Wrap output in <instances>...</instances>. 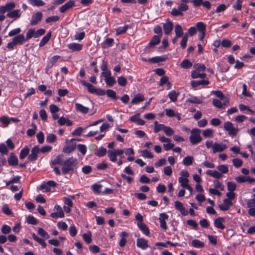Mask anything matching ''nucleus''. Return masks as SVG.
<instances>
[{"label": "nucleus", "mask_w": 255, "mask_h": 255, "mask_svg": "<svg viewBox=\"0 0 255 255\" xmlns=\"http://www.w3.org/2000/svg\"><path fill=\"white\" fill-rule=\"evenodd\" d=\"M77 159L70 157L68 159L65 160L63 167L62 169V172L64 174L69 173L71 171H74V166L77 164Z\"/></svg>", "instance_id": "f257e3e1"}, {"label": "nucleus", "mask_w": 255, "mask_h": 255, "mask_svg": "<svg viewBox=\"0 0 255 255\" xmlns=\"http://www.w3.org/2000/svg\"><path fill=\"white\" fill-rule=\"evenodd\" d=\"M201 130L198 128H193L191 131V135L189 140L192 144H197L201 141L202 137L200 136Z\"/></svg>", "instance_id": "f03ea898"}, {"label": "nucleus", "mask_w": 255, "mask_h": 255, "mask_svg": "<svg viewBox=\"0 0 255 255\" xmlns=\"http://www.w3.org/2000/svg\"><path fill=\"white\" fill-rule=\"evenodd\" d=\"M224 129L228 132L229 135L235 136L239 131L237 127H235L234 124L231 122H226L224 124Z\"/></svg>", "instance_id": "7ed1b4c3"}, {"label": "nucleus", "mask_w": 255, "mask_h": 255, "mask_svg": "<svg viewBox=\"0 0 255 255\" xmlns=\"http://www.w3.org/2000/svg\"><path fill=\"white\" fill-rule=\"evenodd\" d=\"M180 176L178 179L180 185L184 188L189 184V173L187 170H183L180 172Z\"/></svg>", "instance_id": "20e7f679"}, {"label": "nucleus", "mask_w": 255, "mask_h": 255, "mask_svg": "<svg viewBox=\"0 0 255 255\" xmlns=\"http://www.w3.org/2000/svg\"><path fill=\"white\" fill-rule=\"evenodd\" d=\"M43 14L41 12L37 11L34 13L31 16L30 24L31 26L37 24L42 19Z\"/></svg>", "instance_id": "39448f33"}, {"label": "nucleus", "mask_w": 255, "mask_h": 255, "mask_svg": "<svg viewBox=\"0 0 255 255\" xmlns=\"http://www.w3.org/2000/svg\"><path fill=\"white\" fill-rule=\"evenodd\" d=\"M54 210L56 211V212L52 213L50 214V216L53 218H63L64 214L63 210L60 206L56 205L54 207Z\"/></svg>", "instance_id": "423d86ee"}, {"label": "nucleus", "mask_w": 255, "mask_h": 255, "mask_svg": "<svg viewBox=\"0 0 255 255\" xmlns=\"http://www.w3.org/2000/svg\"><path fill=\"white\" fill-rule=\"evenodd\" d=\"M39 152L38 146H34L31 150V153L28 155L27 159L29 161H34L37 159V154Z\"/></svg>", "instance_id": "0eeeda50"}, {"label": "nucleus", "mask_w": 255, "mask_h": 255, "mask_svg": "<svg viewBox=\"0 0 255 255\" xmlns=\"http://www.w3.org/2000/svg\"><path fill=\"white\" fill-rule=\"evenodd\" d=\"M227 147V146L225 144L222 143H219L215 142L212 146V149L213 153H216L218 152H222L225 150Z\"/></svg>", "instance_id": "6e6552de"}, {"label": "nucleus", "mask_w": 255, "mask_h": 255, "mask_svg": "<svg viewBox=\"0 0 255 255\" xmlns=\"http://www.w3.org/2000/svg\"><path fill=\"white\" fill-rule=\"evenodd\" d=\"M21 13L22 12L20 9H13L8 12L6 14V16L10 18L17 19L21 17Z\"/></svg>", "instance_id": "1a4fd4ad"}, {"label": "nucleus", "mask_w": 255, "mask_h": 255, "mask_svg": "<svg viewBox=\"0 0 255 255\" xmlns=\"http://www.w3.org/2000/svg\"><path fill=\"white\" fill-rule=\"evenodd\" d=\"M225 221V219L224 217H220L214 220V225L216 228L224 230L225 226L223 224V222Z\"/></svg>", "instance_id": "9d476101"}, {"label": "nucleus", "mask_w": 255, "mask_h": 255, "mask_svg": "<svg viewBox=\"0 0 255 255\" xmlns=\"http://www.w3.org/2000/svg\"><path fill=\"white\" fill-rule=\"evenodd\" d=\"M60 58V56L55 55L50 58L49 61L48 62L46 67L45 68L46 73H48L49 69H50L53 66V65L57 62V61Z\"/></svg>", "instance_id": "9b49d317"}, {"label": "nucleus", "mask_w": 255, "mask_h": 255, "mask_svg": "<svg viewBox=\"0 0 255 255\" xmlns=\"http://www.w3.org/2000/svg\"><path fill=\"white\" fill-rule=\"evenodd\" d=\"M163 27L165 34H169L172 31L173 28V23L168 19H167L166 20V22L163 23Z\"/></svg>", "instance_id": "f8f14e48"}, {"label": "nucleus", "mask_w": 255, "mask_h": 255, "mask_svg": "<svg viewBox=\"0 0 255 255\" xmlns=\"http://www.w3.org/2000/svg\"><path fill=\"white\" fill-rule=\"evenodd\" d=\"M67 47L71 51H80L83 47V45L82 44L72 42L67 45Z\"/></svg>", "instance_id": "ddd939ff"}, {"label": "nucleus", "mask_w": 255, "mask_h": 255, "mask_svg": "<svg viewBox=\"0 0 255 255\" xmlns=\"http://www.w3.org/2000/svg\"><path fill=\"white\" fill-rule=\"evenodd\" d=\"M232 205L233 203L232 201L230 199H225L223 200V204L219 205V207L222 211H227Z\"/></svg>", "instance_id": "4468645a"}, {"label": "nucleus", "mask_w": 255, "mask_h": 255, "mask_svg": "<svg viewBox=\"0 0 255 255\" xmlns=\"http://www.w3.org/2000/svg\"><path fill=\"white\" fill-rule=\"evenodd\" d=\"M175 207L183 216H186L188 213V211L184 207L183 204L179 201L175 202Z\"/></svg>", "instance_id": "2eb2a0df"}, {"label": "nucleus", "mask_w": 255, "mask_h": 255, "mask_svg": "<svg viewBox=\"0 0 255 255\" xmlns=\"http://www.w3.org/2000/svg\"><path fill=\"white\" fill-rule=\"evenodd\" d=\"M136 245L138 248L142 250H146L148 248V241L143 238L137 239Z\"/></svg>", "instance_id": "dca6fc26"}, {"label": "nucleus", "mask_w": 255, "mask_h": 255, "mask_svg": "<svg viewBox=\"0 0 255 255\" xmlns=\"http://www.w3.org/2000/svg\"><path fill=\"white\" fill-rule=\"evenodd\" d=\"M75 3L73 0H70L65 4L61 6L60 8V11L62 13L65 12L66 11L74 6Z\"/></svg>", "instance_id": "f3484780"}, {"label": "nucleus", "mask_w": 255, "mask_h": 255, "mask_svg": "<svg viewBox=\"0 0 255 255\" xmlns=\"http://www.w3.org/2000/svg\"><path fill=\"white\" fill-rule=\"evenodd\" d=\"M161 37H160L159 36H153V37L152 38V39L148 43V46L149 47V48H151L158 44L160 42Z\"/></svg>", "instance_id": "a211bd4d"}, {"label": "nucleus", "mask_w": 255, "mask_h": 255, "mask_svg": "<svg viewBox=\"0 0 255 255\" xmlns=\"http://www.w3.org/2000/svg\"><path fill=\"white\" fill-rule=\"evenodd\" d=\"M137 226L144 234L145 235L149 234V231L147 226L143 222H138Z\"/></svg>", "instance_id": "6ab92c4d"}, {"label": "nucleus", "mask_w": 255, "mask_h": 255, "mask_svg": "<svg viewBox=\"0 0 255 255\" xmlns=\"http://www.w3.org/2000/svg\"><path fill=\"white\" fill-rule=\"evenodd\" d=\"M128 236V234L125 232H122L120 233V236L121 238V240L119 242V246L121 247H124L125 246L127 243L126 237Z\"/></svg>", "instance_id": "aec40b11"}, {"label": "nucleus", "mask_w": 255, "mask_h": 255, "mask_svg": "<svg viewBox=\"0 0 255 255\" xmlns=\"http://www.w3.org/2000/svg\"><path fill=\"white\" fill-rule=\"evenodd\" d=\"M144 100V97L141 94L136 95L131 101V104L132 105L136 104L139 102H142Z\"/></svg>", "instance_id": "412c9836"}, {"label": "nucleus", "mask_w": 255, "mask_h": 255, "mask_svg": "<svg viewBox=\"0 0 255 255\" xmlns=\"http://www.w3.org/2000/svg\"><path fill=\"white\" fill-rule=\"evenodd\" d=\"M15 44H22L25 41V37L23 34H19L14 37L13 39Z\"/></svg>", "instance_id": "4be33fe9"}, {"label": "nucleus", "mask_w": 255, "mask_h": 255, "mask_svg": "<svg viewBox=\"0 0 255 255\" xmlns=\"http://www.w3.org/2000/svg\"><path fill=\"white\" fill-rule=\"evenodd\" d=\"M75 108L77 111L83 114H86L89 111V108L88 107H85L79 103L75 104Z\"/></svg>", "instance_id": "5701e85b"}, {"label": "nucleus", "mask_w": 255, "mask_h": 255, "mask_svg": "<svg viewBox=\"0 0 255 255\" xmlns=\"http://www.w3.org/2000/svg\"><path fill=\"white\" fill-rule=\"evenodd\" d=\"M175 33L176 37H181L183 35V30L179 24H176L175 26Z\"/></svg>", "instance_id": "b1692460"}, {"label": "nucleus", "mask_w": 255, "mask_h": 255, "mask_svg": "<svg viewBox=\"0 0 255 255\" xmlns=\"http://www.w3.org/2000/svg\"><path fill=\"white\" fill-rule=\"evenodd\" d=\"M51 37V32L50 31L48 32L41 40L39 45L40 47H42L45 45L50 40Z\"/></svg>", "instance_id": "393cba45"}, {"label": "nucleus", "mask_w": 255, "mask_h": 255, "mask_svg": "<svg viewBox=\"0 0 255 255\" xmlns=\"http://www.w3.org/2000/svg\"><path fill=\"white\" fill-rule=\"evenodd\" d=\"M206 174L216 179H220L222 177L221 173L216 170H208Z\"/></svg>", "instance_id": "a878e982"}, {"label": "nucleus", "mask_w": 255, "mask_h": 255, "mask_svg": "<svg viewBox=\"0 0 255 255\" xmlns=\"http://www.w3.org/2000/svg\"><path fill=\"white\" fill-rule=\"evenodd\" d=\"M191 76L194 79L198 78H204L206 77V74L204 73H200V71L195 69L192 72Z\"/></svg>", "instance_id": "bb28decb"}, {"label": "nucleus", "mask_w": 255, "mask_h": 255, "mask_svg": "<svg viewBox=\"0 0 255 255\" xmlns=\"http://www.w3.org/2000/svg\"><path fill=\"white\" fill-rule=\"evenodd\" d=\"M209 81L208 80H201L200 81H192L191 84L193 87H196L199 85H208Z\"/></svg>", "instance_id": "cd10ccee"}, {"label": "nucleus", "mask_w": 255, "mask_h": 255, "mask_svg": "<svg viewBox=\"0 0 255 255\" xmlns=\"http://www.w3.org/2000/svg\"><path fill=\"white\" fill-rule=\"evenodd\" d=\"M179 95V93H176L175 90H172L168 93V96L172 102H175Z\"/></svg>", "instance_id": "c85d7f7f"}, {"label": "nucleus", "mask_w": 255, "mask_h": 255, "mask_svg": "<svg viewBox=\"0 0 255 255\" xmlns=\"http://www.w3.org/2000/svg\"><path fill=\"white\" fill-rule=\"evenodd\" d=\"M195 27L196 28V30H198L199 32H206V25L203 22H201V21L198 22L196 24V27Z\"/></svg>", "instance_id": "c756f323"}, {"label": "nucleus", "mask_w": 255, "mask_h": 255, "mask_svg": "<svg viewBox=\"0 0 255 255\" xmlns=\"http://www.w3.org/2000/svg\"><path fill=\"white\" fill-rule=\"evenodd\" d=\"M191 244L192 246L195 248H201L205 246V244L203 242L197 239L193 240Z\"/></svg>", "instance_id": "7c9ffc66"}, {"label": "nucleus", "mask_w": 255, "mask_h": 255, "mask_svg": "<svg viewBox=\"0 0 255 255\" xmlns=\"http://www.w3.org/2000/svg\"><path fill=\"white\" fill-rule=\"evenodd\" d=\"M107 150L106 148L103 146L100 147L97 152L95 153V154L99 157H103L106 154Z\"/></svg>", "instance_id": "2f4dec72"}, {"label": "nucleus", "mask_w": 255, "mask_h": 255, "mask_svg": "<svg viewBox=\"0 0 255 255\" xmlns=\"http://www.w3.org/2000/svg\"><path fill=\"white\" fill-rule=\"evenodd\" d=\"M76 145L75 143H72L71 144L67 145L63 148V151L66 153H70L74 151L76 148Z\"/></svg>", "instance_id": "473e14b6"}, {"label": "nucleus", "mask_w": 255, "mask_h": 255, "mask_svg": "<svg viewBox=\"0 0 255 255\" xmlns=\"http://www.w3.org/2000/svg\"><path fill=\"white\" fill-rule=\"evenodd\" d=\"M193 157L191 156H187L183 160L182 163L185 166L191 165L193 162Z\"/></svg>", "instance_id": "72a5a7b5"}, {"label": "nucleus", "mask_w": 255, "mask_h": 255, "mask_svg": "<svg viewBox=\"0 0 255 255\" xmlns=\"http://www.w3.org/2000/svg\"><path fill=\"white\" fill-rule=\"evenodd\" d=\"M105 82L108 87H112L116 83V80L114 77L110 76L105 79Z\"/></svg>", "instance_id": "f704fd0d"}, {"label": "nucleus", "mask_w": 255, "mask_h": 255, "mask_svg": "<svg viewBox=\"0 0 255 255\" xmlns=\"http://www.w3.org/2000/svg\"><path fill=\"white\" fill-rule=\"evenodd\" d=\"M35 29H29L26 33L25 41H28L30 38L34 37H35Z\"/></svg>", "instance_id": "c9c22d12"}, {"label": "nucleus", "mask_w": 255, "mask_h": 255, "mask_svg": "<svg viewBox=\"0 0 255 255\" xmlns=\"http://www.w3.org/2000/svg\"><path fill=\"white\" fill-rule=\"evenodd\" d=\"M28 1L33 6H41L45 4L42 0H28Z\"/></svg>", "instance_id": "e433bc0d"}, {"label": "nucleus", "mask_w": 255, "mask_h": 255, "mask_svg": "<svg viewBox=\"0 0 255 255\" xmlns=\"http://www.w3.org/2000/svg\"><path fill=\"white\" fill-rule=\"evenodd\" d=\"M29 149L27 147H25L22 149L19 154V158L21 160L23 159L28 154Z\"/></svg>", "instance_id": "4c0bfd02"}, {"label": "nucleus", "mask_w": 255, "mask_h": 255, "mask_svg": "<svg viewBox=\"0 0 255 255\" xmlns=\"http://www.w3.org/2000/svg\"><path fill=\"white\" fill-rule=\"evenodd\" d=\"M108 156L110 158V160L113 162H115L117 160V155L114 150H108Z\"/></svg>", "instance_id": "58836bf2"}, {"label": "nucleus", "mask_w": 255, "mask_h": 255, "mask_svg": "<svg viewBox=\"0 0 255 255\" xmlns=\"http://www.w3.org/2000/svg\"><path fill=\"white\" fill-rule=\"evenodd\" d=\"M114 43V39L112 38H108L103 43V47L104 48H108L112 46Z\"/></svg>", "instance_id": "ea45409f"}, {"label": "nucleus", "mask_w": 255, "mask_h": 255, "mask_svg": "<svg viewBox=\"0 0 255 255\" xmlns=\"http://www.w3.org/2000/svg\"><path fill=\"white\" fill-rule=\"evenodd\" d=\"M187 102L192 103L200 104L202 103V101L196 97H192L187 100Z\"/></svg>", "instance_id": "a19ab883"}, {"label": "nucleus", "mask_w": 255, "mask_h": 255, "mask_svg": "<svg viewBox=\"0 0 255 255\" xmlns=\"http://www.w3.org/2000/svg\"><path fill=\"white\" fill-rule=\"evenodd\" d=\"M202 133L205 137H213V130L211 128H208L203 130Z\"/></svg>", "instance_id": "79ce46f5"}, {"label": "nucleus", "mask_w": 255, "mask_h": 255, "mask_svg": "<svg viewBox=\"0 0 255 255\" xmlns=\"http://www.w3.org/2000/svg\"><path fill=\"white\" fill-rule=\"evenodd\" d=\"M192 66V63L188 59L184 60L180 64V66L183 68H189Z\"/></svg>", "instance_id": "37998d69"}, {"label": "nucleus", "mask_w": 255, "mask_h": 255, "mask_svg": "<svg viewBox=\"0 0 255 255\" xmlns=\"http://www.w3.org/2000/svg\"><path fill=\"white\" fill-rule=\"evenodd\" d=\"M8 162L10 165H16L18 163V159L16 156L11 155L8 159Z\"/></svg>", "instance_id": "c03bdc74"}, {"label": "nucleus", "mask_w": 255, "mask_h": 255, "mask_svg": "<svg viewBox=\"0 0 255 255\" xmlns=\"http://www.w3.org/2000/svg\"><path fill=\"white\" fill-rule=\"evenodd\" d=\"M188 41V33H185L182 37L180 42V46L182 49H184L186 47L187 42Z\"/></svg>", "instance_id": "a18cd8bd"}, {"label": "nucleus", "mask_w": 255, "mask_h": 255, "mask_svg": "<svg viewBox=\"0 0 255 255\" xmlns=\"http://www.w3.org/2000/svg\"><path fill=\"white\" fill-rule=\"evenodd\" d=\"M141 153L142 156L144 157L148 158H152L153 157V155L152 153L147 149L141 150Z\"/></svg>", "instance_id": "49530a36"}, {"label": "nucleus", "mask_w": 255, "mask_h": 255, "mask_svg": "<svg viewBox=\"0 0 255 255\" xmlns=\"http://www.w3.org/2000/svg\"><path fill=\"white\" fill-rule=\"evenodd\" d=\"M128 28V25H125L123 27H119L116 29V34L120 35L125 33Z\"/></svg>", "instance_id": "de8ad7c7"}, {"label": "nucleus", "mask_w": 255, "mask_h": 255, "mask_svg": "<svg viewBox=\"0 0 255 255\" xmlns=\"http://www.w3.org/2000/svg\"><path fill=\"white\" fill-rule=\"evenodd\" d=\"M118 83L120 86L124 87L127 84V80L124 77L120 76L118 78Z\"/></svg>", "instance_id": "09e8293b"}, {"label": "nucleus", "mask_w": 255, "mask_h": 255, "mask_svg": "<svg viewBox=\"0 0 255 255\" xmlns=\"http://www.w3.org/2000/svg\"><path fill=\"white\" fill-rule=\"evenodd\" d=\"M211 93L214 94L217 97L222 100H224L225 99V97L221 91H212Z\"/></svg>", "instance_id": "8fccbe9b"}, {"label": "nucleus", "mask_w": 255, "mask_h": 255, "mask_svg": "<svg viewBox=\"0 0 255 255\" xmlns=\"http://www.w3.org/2000/svg\"><path fill=\"white\" fill-rule=\"evenodd\" d=\"M38 233L41 237L47 239L49 238V235L48 234L45 232L42 228H39L38 229Z\"/></svg>", "instance_id": "3c124183"}, {"label": "nucleus", "mask_w": 255, "mask_h": 255, "mask_svg": "<svg viewBox=\"0 0 255 255\" xmlns=\"http://www.w3.org/2000/svg\"><path fill=\"white\" fill-rule=\"evenodd\" d=\"M217 168L222 174L227 173L228 172V168L225 165H221L217 166Z\"/></svg>", "instance_id": "603ef678"}, {"label": "nucleus", "mask_w": 255, "mask_h": 255, "mask_svg": "<svg viewBox=\"0 0 255 255\" xmlns=\"http://www.w3.org/2000/svg\"><path fill=\"white\" fill-rule=\"evenodd\" d=\"M59 18H60L57 15L49 16V17H48L45 19V22L46 23H50V22H56V21L59 20Z\"/></svg>", "instance_id": "864d4df0"}, {"label": "nucleus", "mask_w": 255, "mask_h": 255, "mask_svg": "<svg viewBox=\"0 0 255 255\" xmlns=\"http://www.w3.org/2000/svg\"><path fill=\"white\" fill-rule=\"evenodd\" d=\"M79 151L82 153V155H84L87 152V147L84 144H79L77 145Z\"/></svg>", "instance_id": "5fc2aeb1"}, {"label": "nucleus", "mask_w": 255, "mask_h": 255, "mask_svg": "<svg viewBox=\"0 0 255 255\" xmlns=\"http://www.w3.org/2000/svg\"><path fill=\"white\" fill-rule=\"evenodd\" d=\"M85 37V33L83 31L80 33H76L74 35V39L81 41L83 40Z\"/></svg>", "instance_id": "6e6d98bb"}, {"label": "nucleus", "mask_w": 255, "mask_h": 255, "mask_svg": "<svg viewBox=\"0 0 255 255\" xmlns=\"http://www.w3.org/2000/svg\"><path fill=\"white\" fill-rule=\"evenodd\" d=\"M7 11H10L15 7L16 4L13 2L6 3L5 5Z\"/></svg>", "instance_id": "4d7b16f0"}, {"label": "nucleus", "mask_w": 255, "mask_h": 255, "mask_svg": "<svg viewBox=\"0 0 255 255\" xmlns=\"http://www.w3.org/2000/svg\"><path fill=\"white\" fill-rule=\"evenodd\" d=\"M243 0H237L233 7L238 10H241L242 6Z\"/></svg>", "instance_id": "13d9d810"}, {"label": "nucleus", "mask_w": 255, "mask_h": 255, "mask_svg": "<svg viewBox=\"0 0 255 255\" xmlns=\"http://www.w3.org/2000/svg\"><path fill=\"white\" fill-rule=\"evenodd\" d=\"M106 93H107V95L109 97L115 100L117 99V98L116 97V93L114 90L109 89L107 90Z\"/></svg>", "instance_id": "bf43d9fd"}, {"label": "nucleus", "mask_w": 255, "mask_h": 255, "mask_svg": "<svg viewBox=\"0 0 255 255\" xmlns=\"http://www.w3.org/2000/svg\"><path fill=\"white\" fill-rule=\"evenodd\" d=\"M83 238L84 241L88 244L91 243L92 242L91 233H89V234H84L83 235Z\"/></svg>", "instance_id": "052dcab7"}, {"label": "nucleus", "mask_w": 255, "mask_h": 255, "mask_svg": "<svg viewBox=\"0 0 255 255\" xmlns=\"http://www.w3.org/2000/svg\"><path fill=\"white\" fill-rule=\"evenodd\" d=\"M36 137L39 143L42 144L43 143L44 140V135L42 131L39 132L36 135Z\"/></svg>", "instance_id": "680f3d73"}, {"label": "nucleus", "mask_w": 255, "mask_h": 255, "mask_svg": "<svg viewBox=\"0 0 255 255\" xmlns=\"http://www.w3.org/2000/svg\"><path fill=\"white\" fill-rule=\"evenodd\" d=\"M171 14L173 16H183V12H181L177 8H172L171 12Z\"/></svg>", "instance_id": "e2e57ef3"}, {"label": "nucleus", "mask_w": 255, "mask_h": 255, "mask_svg": "<svg viewBox=\"0 0 255 255\" xmlns=\"http://www.w3.org/2000/svg\"><path fill=\"white\" fill-rule=\"evenodd\" d=\"M56 139V136L54 134L49 133L46 137V141L48 143L53 142Z\"/></svg>", "instance_id": "0e129e2a"}, {"label": "nucleus", "mask_w": 255, "mask_h": 255, "mask_svg": "<svg viewBox=\"0 0 255 255\" xmlns=\"http://www.w3.org/2000/svg\"><path fill=\"white\" fill-rule=\"evenodd\" d=\"M187 224L189 226H191L194 229L197 230L198 225L195 221L193 220H188L187 221Z\"/></svg>", "instance_id": "69168bd1"}, {"label": "nucleus", "mask_w": 255, "mask_h": 255, "mask_svg": "<svg viewBox=\"0 0 255 255\" xmlns=\"http://www.w3.org/2000/svg\"><path fill=\"white\" fill-rule=\"evenodd\" d=\"M21 31L20 28H16L10 31L8 34L9 37H12L17 34H18Z\"/></svg>", "instance_id": "338daca9"}, {"label": "nucleus", "mask_w": 255, "mask_h": 255, "mask_svg": "<svg viewBox=\"0 0 255 255\" xmlns=\"http://www.w3.org/2000/svg\"><path fill=\"white\" fill-rule=\"evenodd\" d=\"M27 222L28 224L32 225H36L37 224V220L36 219L32 216H28L27 217Z\"/></svg>", "instance_id": "774afa93"}]
</instances>
